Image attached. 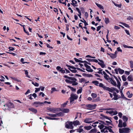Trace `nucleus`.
<instances>
[{
  "label": "nucleus",
  "mask_w": 133,
  "mask_h": 133,
  "mask_svg": "<svg viewBox=\"0 0 133 133\" xmlns=\"http://www.w3.org/2000/svg\"><path fill=\"white\" fill-rule=\"evenodd\" d=\"M25 74L26 75V76L28 78H30V77L28 75V71L27 70H25Z\"/></svg>",
  "instance_id": "4d7b16f0"
},
{
  "label": "nucleus",
  "mask_w": 133,
  "mask_h": 133,
  "mask_svg": "<svg viewBox=\"0 0 133 133\" xmlns=\"http://www.w3.org/2000/svg\"><path fill=\"white\" fill-rule=\"evenodd\" d=\"M100 116H102V117H101V118L102 119H103L104 118H106L107 119H108L111 122H112V121L111 119V117L109 118L108 116L104 115L102 114H100Z\"/></svg>",
  "instance_id": "0eeeda50"
},
{
  "label": "nucleus",
  "mask_w": 133,
  "mask_h": 133,
  "mask_svg": "<svg viewBox=\"0 0 133 133\" xmlns=\"http://www.w3.org/2000/svg\"><path fill=\"white\" fill-rule=\"evenodd\" d=\"M91 119V118H87L84 119V122L87 123H90L93 122L90 121Z\"/></svg>",
  "instance_id": "9b49d317"
},
{
  "label": "nucleus",
  "mask_w": 133,
  "mask_h": 133,
  "mask_svg": "<svg viewBox=\"0 0 133 133\" xmlns=\"http://www.w3.org/2000/svg\"><path fill=\"white\" fill-rule=\"evenodd\" d=\"M95 19L96 21H98L99 22H100L101 21V19H99L98 16L97 17L95 18Z\"/></svg>",
  "instance_id": "69168bd1"
},
{
  "label": "nucleus",
  "mask_w": 133,
  "mask_h": 133,
  "mask_svg": "<svg viewBox=\"0 0 133 133\" xmlns=\"http://www.w3.org/2000/svg\"><path fill=\"white\" fill-rule=\"evenodd\" d=\"M76 130H77V132H79V133H81L82 132H83V133L84 132L83 129H80L79 128L78 129H76Z\"/></svg>",
  "instance_id": "cd10ccee"
},
{
  "label": "nucleus",
  "mask_w": 133,
  "mask_h": 133,
  "mask_svg": "<svg viewBox=\"0 0 133 133\" xmlns=\"http://www.w3.org/2000/svg\"><path fill=\"white\" fill-rule=\"evenodd\" d=\"M104 127L103 124H101L100 125L98 126V127L100 129L102 130V129Z\"/></svg>",
  "instance_id": "ea45409f"
},
{
  "label": "nucleus",
  "mask_w": 133,
  "mask_h": 133,
  "mask_svg": "<svg viewBox=\"0 0 133 133\" xmlns=\"http://www.w3.org/2000/svg\"><path fill=\"white\" fill-rule=\"evenodd\" d=\"M74 59L76 62L83 63V61L79 60L76 58H75Z\"/></svg>",
  "instance_id": "c9c22d12"
},
{
  "label": "nucleus",
  "mask_w": 133,
  "mask_h": 133,
  "mask_svg": "<svg viewBox=\"0 0 133 133\" xmlns=\"http://www.w3.org/2000/svg\"><path fill=\"white\" fill-rule=\"evenodd\" d=\"M83 20H84L83 21L81 19L80 20V21L81 22H82L84 23L85 26H86L88 25V24L87 22L83 18Z\"/></svg>",
  "instance_id": "e433bc0d"
},
{
  "label": "nucleus",
  "mask_w": 133,
  "mask_h": 133,
  "mask_svg": "<svg viewBox=\"0 0 133 133\" xmlns=\"http://www.w3.org/2000/svg\"><path fill=\"white\" fill-rule=\"evenodd\" d=\"M91 96L93 98H95L97 96V94L94 93L91 94Z\"/></svg>",
  "instance_id": "8fccbe9b"
},
{
  "label": "nucleus",
  "mask_w": 133,
  "mask_h": 133,
  "mask_svg": "<svg viewBox=\"0 0 133 133\" xmlns=\"http://www.w3.org/2000/svg\"><path fill=\"white\" fill-rule=\"evenodd\" d=\"M97 130L96 128H94L91 129L89 132V133H96Z\"/></svg>",
  "instance_id": "aec40b11"
},
{
  "label": "nucleus",
  "mask_w": 133,
  "mask_h": 133,
  "mask_svg": "<svg viewBox=\"0 0 133 133\" xmlns=\"http://www.w3.org/2000/svg\"><path fill=\"white\" fill-rule=\"evenodd\" d=\"M23 29L24 31L26 34H27V35H29V33L28 31H26V30H25L24 26H23Z\"/></svg>",
  "instance_id": "5fc2aeb1"
},
{
  "label": "nucleus",
  "mask_w": 133,
  "mask_h": 133,
  "mask_svg": "<svg viewBox=\"0 0 133 133\" xmlns=\"http://www.w3.org/2000/svg\"><path fill=\"white\" fill-rule=\"evenodd\" d=\"M60 110H59V111H61L62 112H63L64 113H68L69 112L70 110L68 108L66 109H62V110L60 108Z\"/></svg>",
  "instance_id": "f8f14e48"
},
{
  "label": "nucleus",
  "mask_w": 133,
  "mask_h": 133,
  "mask_svg": "<svg viewBox=\"0 0 133 133\" xmlns=\"http://www.w3.org/2000/svg\"><path fill=\"white\" fill-rule=\"evenodd\" d=\"M45 118H46L50 120H58L59 119V118H51V117L48 116H46Z\"/></svg>",
  "instance_id": "dca6fc26"
},
{
  "label": "nucleus",
  "mask_w": 133,
  "mask_h": 133,
  "mask_svg": "<svg viewBox=\"0 0 133 133\" xmlns=\"http://www.w3.org/2000/svg\"><path fill=\"white\" fill-rule=\"evenodd\" d=\"M113 3L117 7H118L119 8H121V6L122 4L121 3H120L119 4H117L115 2H114L113 1H112Z\"/></svg>",
  "instance_id": "2f4dec72"
},
{
  "label": "nucleus",
  "mask_w": 133,
  "mask_h": 133,
  "mask_svg": "<svg viewBox=\"0 0 133 133\" xmlns=\"http://www.w3.org/2000/svg\"><path fill=\"white\" fill-rule=\"evenodd\" d=\"M67 87L69 88L71 90L73 91H75L76 89L75 88H74L73 87H71V86L68 85Z\"/></svg>",
  "instance_id": "58836bf2"
},
{
  "label": "nucleus",
  "mask_w": 133,
  "mask_h": 133,
  "mask_svg": "<svg viewBox=\"0 0 133 133\" xmlns=\"http://www.w3.org/2000/svg\"><path fill=\"white\" fill-rule=\"evenodd\" d=\"M127 19L129 20H130L131 19L133 20V18L131 16H129L127 18Z\"/></svg>",
  "instance_id": "774afa93"
},
{
  "label": "nucleus",
  "mask_w": 133,
  "mask_h": 133,
  "mask_svg": "<svg viewBox=\"0 0 133 133\" xmlns=\"http://www.w3.org/2000/svg\"><path fill=\"white\" fill-rule=\"evenodd\" d=\"M97 106V105L95 104L94 105H91V104H88L86 105V107L87 108H91V109H87L88 110H91L95 109Z\"/></svg>",
  "instance_id": "423d86ee"
},
{
  "label": "nucleus",
  "mask_w": 133,
  "mask_h": 133,
  "mask_svg": "<svg viewBox=\"0 0 133 133\" xmlns=\"http://www.w3.org/2000/svg\"><path fill=\"white\" fill-rule=\"evenodd\" d=\"M117 87L119 89H120L121 88L120 87L121 85L120 82L119 80H117Z\"/></svg>",
  "instance_id": "4c0bfd02"
},
{
  "label": "nucleus",
  "mask_w": 133,
  "mask_h": 133,
  "mask_svg": "<svg viewBox=\"0 0 133 133\" xmlns=\"http://www.w3.org/2000/svg\"><path fill=\"white\" fill-rule=\"evenodd\" d=\"M92 128V127L91 126H84V129L87 130H89Z\"/></svg>",
  "instance_id": "5701e85b"
},
{
  "label": "nucleus",
  "mask_w": 133,
  "mask_h": 133,
  "mask_svg": "<svg viewBox=\"0 0 133 133\" xmlns=\"http://www.w3.org/2000/svg\"><path fill=\"white\" fill-rule=\"evenodd\" d=\"M121 98V97L118 95L114 96V97L112 99V100H117L118 98Z\"/></svg>",
  "instance_id": "b1692460"
},
{
  "label": "nucleus",
  "mask_w": 133,
  "mask_h": 133,
  "mask_svg": "<svg viewBox=\"0 0 133 133\" xmlns=\"http://www.w3.org/2000/svg\"><path fill=\"white\" fill-rule=\"evenodd\" d=\"M121 98H122L123 99H125V100H127L129 99H128L126 97H125L124 96V94H123V93H121Z\"/></svg>",
  "instance_id": "de8ad7c7"
},
{
  "label": "nucleus",
  "mask_w": 133,
  "mask_h": 133,
  "mask_svg": "<svg viewBox=\"0 0 133 133\" xmlns=\"http://www.w3.org/2000/svg\"><path fill=\"white\" fill-rule=\"evenodd\" d=\"M70 96L72 97L74 100L78 98V96L76 94H71Z\"/></svg>",
  "instance_id": "412c9836"
},
{
  "label": "nucleus",
  "mask_w": 133,
  "mask_h": 133,
  "mask_svg": "<svg viewBox=\"0 0 133 133\" xmlns=\"http://www.w3.org/2000/svg\"><path fill=\"white\" fill-rule=\"evenodd\" d=\"M122 119L124 122H127L128 120V118L125 116H123Z\"/></svg>",
  "instance_id": "72a5a7b5"
},
{
  "label": "nucleus",
  "mask_w": 133,
  "mask_h": 133,
  "mask_svg": "<svg viewBox=\"0 0 133 133\" xmlns=\"http://www.w3.org/2000/svg\"><path fill=\"white\" fill-rule=\"evenodd\" d=\"M12 79H14L15 81H17L18 82H21V81L20 79H19L18 78H15V77H12Z\"/></svg>",
  "instance_id": "49530a36"
},
{
  "label": "nucleus",
  "mask_w": 133,
  "mask_h": 133,
  "mask_svg": "<svg viewBox=\"0 0 133 133\" xmlns=\"http://www.w3.org/2000/svg\"><path fill=\"white\" fill-rule=\"evenodd\" d=\"M63 77L64 78H68L69 79H65V81L67 83L72 84V85L73 86L76 85H78V83L76 82V81H77V79L75 78L69 77L66 75H64Z\"/></svg>",
  "instance_id": "f257e3e1"
},
{
  "label": "nucleus",
  "mask_w": 133,
  "mask_h": 133,
  "mask_svg": "<svg viewBox=\"0 0 133 133\" xmlns=\"http://www.w3.org/2000/svg\"><path fill=\"white\" fill-rule=\"evenodd\" d=\"M103 73L104 75V78L107 80H109V76L107 75L106 72L104 71H103Z\"/></svg>",
  "instance_id": "2eb2a0df"
},
{
  "label": "nucleus",
  "mask_w": 133,
  "mask_h": 133,
  "mask_svg": "<svg viewBox=\"0 0 133 133\" xmlns=\"http://www.w3.org/2000/svg\"><path fill=\"white\" fill-rule=\"evenodd\" d=\"M68 69H69L73 73H76L77 72V71L76 69L72 70L71 69V68L69 67H68Z\"/></svg>",
  "instance_id": "473e14b6"
},
{
  "label": "nucleus",
  "mask_w": 133,
  "mask_h": 133,
  "mask_svg": "<svg viewBox=\"0 0 133 133\" xmlns=\"http://www.w3.org/2000/svg\"><path fill=\"white\" fill-rule=\"evenodd\" d=\"M102 26L103 27V26H98L97 28V31H98L99 30L101 29Z\"/></svg>",
  "instance_id": "13d9d810"
},
{
  "label": "nucleus",
  "mask_w": 133,
  "mask_h": 133,
  "mask_svg": "<svg viewBox=\"0 0 133 133\" xmlns=\"http://www.w3.org/2000/svg\"><path fill=\"white\" fill-rule=\"evenodd\" d=\"M110 56L112 59L115 58L117 57L116 55L112 53L110 54Z\"/></svg>",
  "instance_id": "7c9ffc66"
},
{
  "label": "nucleus",
  "mask_w": 133,
  "mask_h": 133,
  "mask_svg": "<svg viewBox=\"0 0 133 133\" xmlns=\"http://www.w3.org/2000/svg\"><path fill=\"white\" fill-rule=\"evenodd\" d=\"M98 60L101 63L98 62L97 60L94 59H93V62L98 63V64L100 65L102 68H104L105 66V65L104 64L103 61L99 59Z\"/></svg>",
  "instance_id": "39448f33"
},
{
  "label": "nucleus",
  "mask_w": 133,
  "mask_h": 133,
  "mask_svg": "<svg viewBox=\"0 0 133 133\" xmlns=\"http://www.w3.org/2000/svg\"><path fill=\"white\" fill-rule=\"evenodd\" d=\"M122 79L123 80V81H126V80H127L126 77L124 75H123V76H122Z\"/></svg>",
  "instance_id": "09e8293b"
},
{
  "label": "nucleus",
  "mask_w": 133,
  "mask_h": 133,
  "mask_svg": "<svg viewBox=\"0 0 133 133\" xmlns=\"http://www.w3.org/2000/svg\"><path fill=\"white\" fill-rule=\"evenodd\" d=\"M75 9L77 11L78 13H79V14H78V16L80 18H81V13L79 9L77 7H76L75 8Z\"/></svg>",
  "instance_id": "6ab92c4d"
},
{
  "label": "nucleus",
  "mask_w": 133,
  "mask_h": 133,
  "mask_svg": "<svg viewBox=\"0 0 133 133\" xmlns=\"http://www.w3.org/2000/svg\"><path fill=\"white\" fill-rule=\"evenodd\" d=\"M72 123H73V124L75 126L80 125V122L78 120H76L74 121V122H72Z\"/></svg>",
  "instance_id": "4be33fe9"
},
{
  "label": "nucleus",
  "mask_w": 133,
  "mask_h": 133,
  "mask_svg": "<svg viewBox=\"0 0 133 133\" xmlns=\"http://www.w3.org/2000/svg\"><path fill=\"white\" fill-rule=\"evenodd\" d=\"M105 130V128H104L103 129H102L101 130V131L102 132H104L105 133L108 132V131L107 130Z\"/></svg>",
  "instance_id": "864d4df0"
},
{
  "label": "nucleus",
  "mask_w": 133,
  "mask_h": 133,
  "mask_svg": "<svg viewBox=\"0 0 133 133\" xmlns=\"http://www.w3.org/2000/svg\"><path fill=\"white\" fill-rule=\"evenodd\" d=\"M118 126V127L120 128H121L123 127L122 121L121 119H120L119 120V123Z\"/></svg>",
  "instance_id": "f3484780"
},
{
  "label": "nucleus",
  "mask_w": 133,
  "mask_h": 133,
  "mask_svg": "<svg viewBox=\"0 0 133 133\" xmlns=\"http://www.w3.org/2000/svg\"><path fill=\"white\" fill-rule=\"evenodd\" d=\"M56 68L57 70H58L60 72V70L62 68H61L60 66H57L56 67Z\"/></svg>",
  "instance_id": "338daca9"
},
{
  "label": "nucleus",
  "mask_w": 133,
  "mask_h": 133,
  "mask_svg": "<svg viewBox=\"0 0 133 133\" xmlns=\"http://www.w3.org/2000/svg\"><path fill=\"white\" fill-rule=\"evenodd\" d=\"M98 121L101 122L104 125H108V124H107L106 123H105L104 121H101V120H98Z\"/></svg>",
  "instance_id": "680f3d73"
},
{
  "label": "nucleus",
  "mask_w": 133,
  "mask_h": 133,
  "mask_svg": "<svg viewBox=\"0 0 133 133\" xmlns=\"http://www.w3.org/2000/svg\"><path fill=\"white\" fill-rule=\"evenodd\" d=\"M82 91V87H79V89L77 91V93L78 94L81 93Z\"/></svg>",
  "instance_id": "a19ab883"
},
{
  "label": "nucleus",
  "mask_w": 133,
  "mask_h": 133,
  "mask_svg": "<svg viewBox=\"0 0 133 133\" xmlns=\"http://www.w3.org/2000/svg\"><path fill=\"white\" fill-rule=\"evenodd\" d=\"M32 83L33 85H34L36 87H38L39 85V84L36 82L34 83V82H32Z\"/></svg>",
  "instance_id": "3c124183"
},
{
  "label": "nucleus",
  "mask_w": 133,
  "mask_h": 133,
  "mask_svg": "<svg viewBox=\"0 0 133 133\" xmlns=\"http://www.w3.org/2000/svg\"><path fill=\"white\" fill-rule=\"evenodd\" d=\"M121 23L125 27L128 28H129V26L128 24L123 23Z\"/></svg>",
  "instance_id": "a18cd8bd"
},
{
  "label": "nucleus",
  "mask_w": 133,
  "mask_h": 133,
  "mask_svg": "<svg viewBox=\"0 0 133 133\" xmlns=\"http://www.w3.org/2000/svg\"><path fill=\"white\" fill-rule=\"evenodd\" d=\"M92 83L93 84H94L95 85H98L97 84H99V82L97 81H92Z\"/></svg>",
  "instance_id": "c03bdc74"
},
{
  "label": "nucleus",
  "mask_w": 133,
  "mask_h": 133,
  "mask_svg": "<svg viewBox=\"0 0 133 133\" xmlns=\"http://www.w3.org/2000/svg\"><path fill=\"white\" fill-rule=\"evenodd\" d=\"M100 100L99 97H97L96 99H93L92 101V102H97L100 101Z\"/></svg>",
  "instance_id": "c756f323"
},
{
  "label": "nucleus",
  "mask_w": 133,
  "mask_h": 133,
  "mask_svg": "<svg viewBox=\"0 0 133 133\" xmlns=\"http://www.w3.org/2000/svg\"><path fill=\"white\" fill-rule=\"evenodd\" d=\"M86 70L88 72H92L93 70L91 69V67L90 66H89V67L87 68Z\"/></svg>",
  "instance_id": "bb28decb"
},
{
  "label": "nucleus",
  "mask_w": 133,
  "mask_h": 133,
  "mask_svg": "<svg viewBox=\"0 0 133 133\" xmlns=\"http://www.w3.org/2000/svg\"><path fill=\"white\" fill-rule=\"evenodd\" d=\"M130 64V67L131 68H133V61H130L129 62Z\"/></svg>",
  "instance_id": "603ef678"
},
{
  "label": "nucleus",
  "mask_w": 133,
  "mask_h": 133,
  "mask_svg": "<svg viewBox=\"0 0 133 133\" xmlns=\"http://www.w3.org/2000/svg\"><path fill=\"white\" fill-rule=\"evenodd\" d=\"M43 104V102H34L32 104L34 105V106L36 107H37L39 106V105Z\"/></svg>",
  "instance_id": "6e6552de"
},
{
  "label": "nucleus",
  "mask_w": 133,
  "mask_h": 133,
  "mask_svg": "<svg viewBox=\"0 0 133 133\" xmlns=\"http://www.w3.org/2000/svg\"><path fill=\"white\" fill-rule=\"evenodd\" d=\"M66 66L67 67H69L70 68H71L72 69H77V70H80L81 69L79 68H76L74 66H72L71 65H69L68 64H66Z\"/></svg>",
  "instance_id": "4468645a"
},
{
  "label": "nucleus",
  "mask_w": 133,
  "mask_h": 133,
  "mask_svg": "<svg viewBox=\"0 0 133 133\" xmlns=\"http://www.w3.org/2000/svg\"><path fill=\"white\" fill-rule=\"evenodd\" d=\"M108 88L109 89L108 90H107V91L111 92H113V91H115L116 89V88L113 87L112 88H111L108 87Z\"/></svg>",
  "instance_id": "a211bd4d"
},
{
  "label": "nucleus",
  "mask_w": 133,
  "mask_h": 133,
  "mask_svg": "<svg viewBox=\"0 0 133 133\" xmlns=\"http://www.w3.org/2000/svg\"><path fill=\"white\" fill-rule=\"evenodd\" d=\"M44 44H46V45L47 47L48 48H51V49L53 48L52 47L50 46V45L48 44H47V43H44Z\"/></svg>",
  "instance_id": "052dcab7"
},
{
  "label": "nucleus",
  "mask_w": 133,
  "mask_h": 133,
  "mask_svg": "<svg viewBox=\"0 0 133 133\" xmlns=\"http://www.w3.org/2000/svg\"><path fill=\"white\" fill-rule=\"evenodd\" d=\"M65 127L67 129H73L74 127L73 125L72 122L67 121L65 123Z\"/></svg>",
  "instance_id": "7ed1b4c3"
},
{
  "label": "nucleus",
  "mask_w": 133,
  "mask_h": 133,
  "mask_svg": "<svg viewBox=\"0 0 133 133\" xmlns=\"http://www.w3.org/2000/svg\"><path fill=\"white\" fill-rule=\"evenodd\" d=\"M110 81L111 82V84L115 86H117V83L112 78H109Z\"/></svg>",
  "instance_id": "9d476101"
},
{
  "label": "nucleus",
  "mask_w": 133,
  "mask_h": 133,
  "mask_svg": "<svg viewBox=\"0 0 133 133\" xmlns=\"http://www.w3.org/2000/svg\"><path fill=\"white\" fill-rule=\"evenodd\" d=\"M128 80L130 81H133V79L132 75H130L128 76L127 78Z\"/></svg>",
  "instance_id": "393cba45"
},
{
  "label": "nucleus",
  "mask_w": 133,
  "mask_h": 133,
  "mask_svg": "<svg viewBox=\"0 0 133 133\" xmlns=\"http://www.w3.org/2000/svg\"><path fill=\"white\" fill-rule=\"evenodd\" d=\"M104 21L105 22V23L106 24H108V23H109V20L108 18V17H105Z\"/></svg>",
  "instance_id": "f704fd0d"
},
{
  "label": "nucleus",
  "mask_w": 133,
  "mask_h": 133,
  "mask_svg": "<svg viewBox=\"0 0 133 133\" xmlns=\"http://www.w3.org/2000/svg\"><path fill=\"white\" fill-rule=\"evenodd\" d=\"M36 90L35 91V92H37L40 90V88H36Z\"/></svg>",
  "instance_id": "0e129e2a"
},
{
  "label": "nucleus",
  "mask_w": 133,
  "mask_h": 133,
  "mask_svg": "<svg viewBox=\"0 0 133 133\" xmlns=\"http://www.w3.org/2000/svg\"><path fill=\"white\" fill-rule=\"evenodd\" d=\"M8 49H9V51H10V50L14 51L15 49L14 48L11 47H9L8 48Z\"/></svg>",
  "instance_id": "e2e57ef3"
},
{
  "label": "nucleus",
  "mask_w": 133,
  "mask_h": 133,
  "mask_svg": "<svg viewBox=\"0 0 133 133\" xmlns=\"http://www.w3.org/2000/svg\"><path fill=\"white\" fill-rule=\"evenodd\" d=\"M68 102H69L68 101H66V102L64 103L62 105V106L63 107H65Z\"/></svg>",
  "instance_id": "79ce46f5"
},
{
  "label": "nucleus",
  "mask_w": 133,
  "mask_h": 133,
  "mask_svg": "<svg viewBox=\"0 0 133 133\" xmlns=\"http://www.w3.org/2000/svg\"><path fill=\"white\" fill-rule=\"evenodd\" d=\"M69 99H70V103H71L72 102L74 101V99L72 98V97H71L70 96V97Z\"/></svg>",
  "instance_id": "bf43d9fd"
},
{
  "label": "nucleus",
  "mask_w": 133,
  "mask_h": 133,
  "mask_svg": "<svg viewBox=\"0 0 133 133\" xmlns=\"http://www.w3.org/2000/svg\"><path fill=\"white\" fill-rule=\"evenodd\" d=\"M118 70L119 71V74H122L124 73V70L120 68H118Z\"/></svg>",
  "instance_id": "a878e982"
},
{
  "label": "nucleus",
  "mask_w": 133,
  "mask_h": 133,
  "mask_svg": "<svg viewBox=\"0 0 133 133\" xmlns=\"http://www.w3.org/2000/svg\"><path fill=\"white\" fill-rule=\"evenodd\" d=\"M99 86L100 87L102 88L104 90H108V89H109L108 88V87H107L105 86H104L102 83H100Z\"/></svg>",
  "instance_id": "1a4fd4ad"
},
{
  "label": "nucleus",
  "mask_w": 133,
  "mask_h": 133,
  "mask_svg": "<svg viewBox=\"0 0 133 133\" xmlns=\"http://www.w3.org/2000/svg\"><path fill=\"white\" fill-rule=\"evenodd\" d=\"M119 133H129L130 132V129L128 128H119Z\"/></svg>",
  "instance_id": "f03ea898"
},
{
  "label": "nucleus",
  "mask_w": 133,
  "mask_h": 133,
  "mask_svg": "<svg viewBox=\"0 0 133 133\" xmlns=\"http://www.w3.org/2000/svg\"><path fill=\"white\" fill-rule=\"evenodd\" d=\"M96 4L97 6L100 9H104V8L103 6L101 4H98L97 3H96Z\"/></svg>",
  "instance_id": "c85d7f7f"
},
{
  "label": "nucleus",
  "mask_w": 133,
  "mask_h": 133,
  "mask_svg": "<svg viewBox=\"0 0 133 133\" xmlns=\"http://www.w3.org/2000/svg\"><path fill=\"white\" fill-rule=\"evenodd\" d=\"M105 122L106 123H107V124H108V125H109V124H111L112 125H113V124L112 123V122H111V121L110 122L108 121H106Z\"/></svg>",
  "instance_id": "6e6d98bb"
},
{
  "label": "nucleus",
  "mask_w": 133,
  "mask_h": 133,
  "mask_svg": "<svg viewBox=\"0 0 133 133\" xmlns=\"http://www.w3.org/2000/svg\"><path fill=\"white\" fill-rule=\"evenodd\" d=\"M28 109L34 114H36L37 112V110L34 108H29Z\"/></svg>",
  "instance_id": "ddd939ff"
},
{
  "label": "nucleus",
  "mask_w": 133,
  "mask_h": 133,
  "mask_svg": "<svg viewBox=\"0 0 133 133\" xmlns=\"http://www.w3.org/2000/svg\"><path fill=\"white\" fill-rule=\"evenodd\" d=\"M47 110L51 112L55 113L59 111V110H61L59 108H54L50 107L47 108Z\"/></svg>",
  "instance_id": "20e7f679"
},
{
  "label": "nucleus",
  "mask_w": 133,
  "mask_h": 133,
  "mask_svg": "<svg viewBox=\"0 0 133 133\" xmlns=\"http://www.w3.org/2000/svg\"><path fill=\"white\" fill-rule=\"evenodd\" d=\"M57 116H64V114L62 112H61L57 113Z\"/></svg>",
  "instance_id": "37998d69"
}]
</instances>
